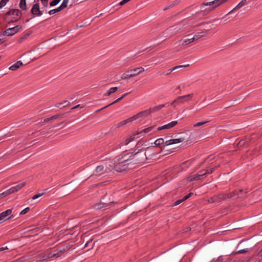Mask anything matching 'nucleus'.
<instances>
[{
	"mask_svg": "<svg viewBox=\"0 0 262 262\" xmlns=\"http://www.w3.org/2000/svg\"><path fill=\"white\" fill-rule=\"evenodd\" d=\"M184 201L183 200V198L182 199H179L177 201H176L173 204V206H177L178 205H179L180 204H181V203L183 202Z\"/></svg>",
	"mask_w": 262,
	"mask_h": 262,
	"instance_id": "3c124183",
	"label": "nucleus"
},
{
	"mask_svg": "<svg viewBox=\"0 0 262 262\" xmlns=\"http://www.w3.org/2000/svg\"><path fill=\"white\" fill-rule=\"evenodd\" d=\"M44 7H47L48 6V0H40Z\"/></svg>",
	"mask_w": 262,
	"mask_h": 262,
	"instance_id": "5fc2aeb1",
	"label": "nucleus"
},
{
	"mask_svg": "<svg viewBox=\"0 0 262 262\" xmlns=\"http://www.w3.org/2000/svg\"><path fill=\"white\" fill-rule=\"evenodd\" d=\"M116 203L117 202H115L114 201L104 200L103 202H100L94 204L93 206V208L96 210H99Z\"/></svg>",
	"mask_w": 262,
	"mask_h": 262,
	"instance_id": "f8f14e48",
	"label": "nucleus"
},
{
	"mask_svg": "<svg viewBox=\"0 0 262 262\" xmlns=\"http://www.w3.org/2000/svg\"><path fill=\"white\" fill-rule=\"evenodd\" d=\"M50 118H51V121L57 120V119L61 120L63 118V114H56V115H55L51 117Z\"/></svg>",
	"mask_w": 262,
	"mask_h": 262,
	"instance_id": "e433bc0d",
	"label": "nucleus"
},
{
	"mask_svg": "<svg viewBox=\"0 0 262 262\" xmlns=\"http://www.w3.org/2000/svg\"><path fill=\"white\" fill-rule=\"evenodd\" d=\"M247 189L243 190L242 189L235 190L229 193V196L230 199L235 196H237V199L241 200H245L248 197Z\"/></svg>",
	"mask_w": 262,
	"mask_h": 262,
	"instance_id": "1a4fd4ad",
	"label": "nucleus"
},
{
	"mask_svg": "<svg viewBox=\"0 0 262 262\" xmlns=\"http://www.w3.org/2000/svg\"><path fill=\"white\" fill-rule=\"evenodd\" d=\"M151 114V111L149 109L142 111L137 114L136 115L133 116L132 117L133 120H135L137 119H139L141 117H145L146 116L149 115Z\"/></svg>",
	"mask_w": 262,
	"mask_h": 262,
	"instance_id": "f3484780",
	"label": "nucleus"
},
{
	"mask_svg": "<svg viewBox=\"0 0 262 262\" xmlns=\"http://www.w3.org/2000/svg\"><path fill=\"white\" fill-rule=\"evenodd\" d=\"M45 193V192H43V193H39L37 194H35L32 197V200L37 199L39 198V197L41 196L42 195H43Z\"/></svg>",
	"mask_w": 262,
	"mask_h": 262,
	"instance_id": "49530a36",
	"label": "nucleus"
},
{
	"mask_svg": "<svg viewBox=\"0 0 262 262\" xmlns=\"http://www.w3.org/2000/svg\"><path fill=\"white\" fill-rule=\"evenodd\" d=\"M193 96V93L182 96H179L170 103V105L171 106H175V104H179L180 103H183L185 102H188L192 98Z\"/></svg>",
	"mask_w": 262,
	"mask_h": 262,
	"instance_id": "9b49d317",
	"label": "nucleus"
},
{
	"mask_svg": "<svg viewBox=\"0 0 262 262\" xmlns=\"http://www.w3.org/2000/svg\"><path fill=\"white\" fill-rule=\"evenodd\" d=\"M217 260L219 261H222L223 260H227V259H224V258H222L221 256L219 257L217 259Z\"/></svg>",
	"mask_w": 262,
	"mask_h": 262,
	"instance_id": "774afa93",
	"label": "nucleus"
},
{
	"mask_svg": "<svg viewBox=\"0 0 262 262\" xmlns=\"http://www.w3.org/2000/svg\"><path fill=\"white\" fill-rule=\"evenodd\" d=\"M62 103H57L56 105H55V106L57 107H58V108H62V107H61V105L62 104Z\"/></svg>",
	"mask_w": 262,
	"mask_h": 262,
	"instance_id": "69168bd1",
	"label": "nucleus"
},
{
	"mask_svg": "<svg viewBox=\"0 0 262 262\" xmlns=\"http://www.w3.org/2000/svg\"><path fill=\"white\" fill-rule=\"evenodd\" d=\"M68 3L69 0H63L62 4L59 6V7L61 10L64 9L67 7Z\"/></svg>",
	"mask_w": 262,
	"mask_h": 262,
	"instance_id": "58836bf2",
	"label": "nucleus"
},
{
	"mask_svg": "<svg viewBox=\"0 0 262 262\" xmlns=\"http://www.w3.org/2000/svg\"><path fill=\"white\" fill-rule=\"evenodd\" d=\"M63 103L64 104H65V105H63L62 107H67V106H69V105H70V102L69 101H64L63 102Z\"/></svg>",
	"mask_w": 262,
	"mask_h": 262,
	"instance_id": "bf43d9fd",
	"label": "nucleus"
},
{
	"mask_svg": "<svg viewBox=\"0 0 262 262\" xmlns=\"http://www.w3.org/2000/svg\"><path fill=\"white\" fill-rule=\"evenodd\" d=\"M51 121V118H46L43 120V121L42 122H48V121Z\"/></svg>",
	"mask_w": 262,
	"mask_h": 262,
	"instance_id": "0e129e2a",
	"label": "nucleus"
},
{
	"mask_svg": "<svg viewBox=\"0 0 262 262\" xmlns=\"http://www.w3.org/2000/svg\"><path fill=\"white\" fill-rule=\"evenodd\" d=\"M9 1V0H1L0 1V9L5 7Z\"/></svg>",
	"mask_w": 262,
	"mask_h": 262,
	"instance_id": "a19ab883",
	"label": "nucleus"
},
{
	"mask_svg": "<svg viewBox=\"0 0 262 262\" xmlns=\"http://www.w3.org/2000/svg\"><path fill=\"white\" fill-rule=\"evenodd\" d=\"M29 35H30V33H26V34H25L22 37H21L19 39V42H21L22 40L27 39Z\"/></svg>",
	"mask_w": 262,
	"mask_h": 262,
	"instance_id": "603ef678",
	"label": "nucleus"
},
{
	"mask_svg": "<svg viewBox=\"0 0 262 262\" xmlns=\"http://www.w3.org/2000/svg\"><path fill=\"white\" fill-rule=\"evenodd\" d=\"M127 158L126 154H124L121 157L118 156L114 158L113 160L114 169L118 172L132 169L133 167Z\"/></svg>",
	"mask_w": 262,
	"mask_h": 262,
	"instance_id": "f03ea898",
	"label": "nucleus"
},
{
	"mask_svg": "<svg viewBox=\"0 0 262 262\" xmlns=\"http://www.w3.org/2000/svg\"><path fill=\"white\" fill-rule=\"evenodd\" d=\"M208 159H210V160H212L214 159V157L212 155H210L207 158H206L205 161L207 160Z\"/></svg>",
	"mask_w": 262,
	"mask_h": 262,
	"instance_id": "338daca9",
	"label": "nucleus"
},
{
	"mask_svg": "<svg viewBox=\"0 0 262 262\" xmlns=\"http://www.w3.org/2000/svg\"><path fill=\"white\" fill-rule=\"evenodd\" d=\"M21 28L22 27L21 26L18 25L14 27L7 29L4 32L3 34L4 35H7L8 36H12L20 30Z\"/></svg>",
	"mask_w": 262,
	"mask_h": 262,
	"instance_id": "ddd939ff",
	"label": "nucleus"
},
{
	"mask_svg": "<svg viewBox=\"0 0 262 262\" xmlns=\"http://www.w3.org/2000/svg\"><path fill=\"white\" fill-rule=\"evenodd\" d=\"M165 106L164 104H160L156 106H154L153 107H151L149 108V110L151 111V114L155 113L156 112L159 111L161 109H162L163 107H164Z\"/></svg>",
	"mask_w": 262,
	"mask_h": 262,
	"instance_id": "c756f323",
	"label": "nucleus"
},
{
	"mask_svg": "<svg viewBox=\"0 0 262 262\" xmlns=\"http://www.w3.org/2000/svg\"><path fill=\"white\" fill-rule=\"evenodd\" d=\"M118 90V87H113L110 89L106 93L104 94V96H110L112 94L115 93Z\"/></svg>",
	"mask_w": 262,
	"mask_h": 262,
	"instance_id": "7c9ffc66",
	"label": "nucleus"
},
{
	"mask_svg": "<svg viewBox=\"0 0 262 262\" xmlns=\"http://www.w3.org/2000/svg\"><path fill=\"white\" fill-rule=\"evenodd\" d=\"M245 139L246 141V143L247 144H248L251 142V139H252L251 138L248 137V138H245Z\"/></svg>",
	"mask_w": 262,
	"mask_h": 262,
	"instance_id": "052dcab7",
	"label": "nucleus"
},
{
	"mask_svg": "<svg viewBox=\"0 0 262 262\" xmlns=\"http://www.w3.org/2000/svg\"><path fill=\"white\" fill-rule=\"evenodd\" d=\"M82 2V1H81L80 0H72V4L71 5V6L73 5L79 4V3H80Z\"/></svg>",
	"mask_w": 262,
	"mask_h": 262,
	"instance_id": "13d9d810",
	"label": "nucleus"
},
{
	"mask_svg": "<svg viewBox=\"0 0 262 262\" xmlns=\"http://www.w3.org/2000/svg\"><path fill=\"white\" fill-rule=\"evenodd\" d=\"M64 193H63L64 195H67L70 193H71L72 191H73L74 190H75L77 186L72 182L69 183L67 184L66 185H64Z\"/></svg>",
	"mask_w": 262,
	"mask_h": 262,
	"instance_id": "4468645a",
	"label": "nucleus"
},
{
	"mask_svg": "<svg viewBox=\"0 0 262 262\" xmlns=\"http://www.w3.org/2000/svg\"><path fill=\"white\" fill-rule=\"evenodd\" d=\"M177 123H178L177 121H173L171 122L170 123H169L167 124H165L162 126H159V127H157L156 128V130L154 131V132H157V131H160V130H161L164 129L171 128L173 127V126H174L176 125H177Z\"/></svg>",
	"mask_w": 262,
	"mask_h": 262,
	"instance_id": "a211bd4d",
	"label": "nucleus"
},
{
	"mask_svg": "<svg viewBox=\"0 0 262 262\" xmlns=\"http://www.w3.org/2000/svg\"><path fill=\"white\" fill-rule=\"evenodd\" d=\"M31 13L34 16H40L43 14L42 11L40 10L38 3H37L33 5L31 9Z\"/></svg>",
	"mask_w": 262,
	"mask_h": 262,
	"instance_id": "dca6fc26",
	"label": "nucleus"
},
{
	"mask_svg": "<svg viewBox=\"0 0 262 262\" xmlns=\"http://www.w3.org/2000/svg\"><path fill=\"white\" fill-rule=\"evenodd\" d=\"M19 7L22 10H26L27 9L26 1L20 0L19 4Z\"/></svg>",
	"mask_w": 262,
	"mask_h": 262,
	"instance_id": "f704fd0d",
	"label": "nucleus"
},
{
	"mask_svg": "<svg viewBox=\"0 0 262 262\" xmlns=\"http://www.w3.org/2000/svg\"><path fill=\"white\" fill-rule=\"evenodd\" d=\"M219 166V165L217 166H215V167H212L209 169H206V171L207 172V173H212Z\"/></svg>",
	"mask_w": 262,
	"mask_h": 262,
	"instance_id": "de8ad7c7",
	"label": "nucleus"
},
{
	"mask_svg": "<svg viewBox=\"0 0 262 262\" xmlns=\"http://www.w3.org/2000/svg\"><path fill=\"white\" fill-rule=\"evenodd\" d=\"M228 193H220L218 195H214L210 198L208 200V202L210 203H220L223 201H226L228 199H230Z\"/></svg>",
	"mask_w": 262,
	"mask_h": 262,
	"instance_id": "9d476101",
	"label": "nucleus"
},
{
	"mask_svg": "<svg viewBox=\"0 0 262 262\" xmlns=\"http://www.w3.org/2000/svg\"><path fill=\"white\" fill-rule=\"evenodd\" d=\"M56 251H52L51 252L47 253L44 254L42 256H41L40 258V261H45L49 259L52 257H55L56 256Z\"/></svg>",
	"mask_w": 262,
	"mask_h": 262,
	"instance_id": "aec40b11",
	"label": "nucleus"
},
{
	"mask_svg": "<svg viewBox=\"0 0 262 262\" xmlns=\"http://www.w3.org/2000/svg\"><path fill=\"white\" fill-rule=\"evenodd\" d=\"M190 135L187 133H181L179 135L178 138L170 139L165 141V145H170L180 142H187L190 140Z\"/></svg>",
	"mask_w": 262,
	"mask_h": 262,
	"instance_id": "0eeeda50",
	"label": "nucleus"
},
{
	"mask_svg": "<svg viewBox=\"0 0 262 262\" xmlns=\"http://www.w3.org/2000/svg\"><path fill=\"white\" fill-rule=\"evenodd\" d=\"M128 94V93H125V94H123V95H122L120 97H119V98H118L117 99H116L115 101H114V102H113L112 103H110V104H108L107 105H106V106H104V107L101 108V109H99V110H98L96 111V112H99V111H101V110H103V109H104V108H105L107 107L108 106H110V105H113V104H115V103H117V102H118L120 101V100H121L122 99H123L124 98V97H125V96H126Z\"/></svg>",
	"mask_w": 262,
	"mask_h": 262,
	"instance_id": "4be33fe9",
	"label": "nucleus"
},
{
	"mask_svg": "<svg viewBox=\"0 0 262 262\" xmlns=\"http://www.w3.org/2000/svg\"><path fill=\"white\" fill-rule=\"evenodd\" d=\"M193 193L192 192L189 193L188 194H187L186 195H185V196H184L183 198V200L184 201L186 200L187 199H188L190 197H191L192 196V195H193Z\"/></svg>",
	"mask_w": 262,
	"mask_h": 262,
	"instance_id": "6e6d98bb",
	"label": "nucleus"
},
{
	"mask_svg": "<svg viewBox=\"0 0 262 262\" xmlns=\"http://www.w3.org/2000/svg\"><path fill=\"white\" fill-rule=\"evenodd\" d=\"M22 13L18 9H10L3 15V19L8 24L17 22L21 18Z\"/></svg>",
	"mask_w": 262,
	"mask_h": 262,
	"instance_id": "20e7f679",
	"label": "nucleus"
},
{
	"mask_svg": "<svg viewBox=\"0 0 262 262\" xmlns=\"http://www.w3.org/2000/svg\"><path fill=\"white\" fill-rule=\"evenodd\" d=\"M26 185V182H22L15 186L12 187L11 188V190L12 191L13 193L16 192L21 189L23 187H24Z\"/></svg>",
	"mask_w": 262,
	"mask_h": 262,
	"instance_id": "b1692460",
	"label": "nucleus"
},
{
	"mask_svg": "<svg viewBox=\"0 0 262 262\" xmlns=\"http://www.w3.org/2000/svg\"><path fill=\"white\" fill-rule=\"evenodd\" d=\"M134 136H135V135L126 139L124 142V145H126L128 144L132 141H133V139H134Z\"/></svg>",
	"mask_w": 262,
	"mask_h": 262,
	"instance_id": "79ce46f5",
	"label": "nucleus"
},
{
	"mask_svg": "<svg viewBox=\"0 0 262 262\" xmlns=\"http://www.w3.org/2000/svg\"><path fill=\"white\" fill-rule=\"evenodd\" d=\"M177 123H178L177 121H173L171 122L170 123H169L167 124H165L162 126H159V127H157L156 128V130L154 131V132H157V131H160V130H161L164 129L171 128L173 127V126H174L176 125H177Z\"/></svg>",
	"mask_w": 262,
	"mask_h": 262,
	"instance_id": "6ab92c4d",
	"label": "nucleus"
},
{
	"mask_svg": "<svg viewBox=\"0 0 262 262\" xmlns=\"http://www.w3.org/2000/svg\"><path fill=\"white\" fill-rule=\"evenodd\" d=\"M208 121H204V122H198V123H196V124H195L194 125V127H198V126H201V125H204V124H206V123H208Z\"/></svg>",
	"mask_w": 262,
	"mask_h": 262,
	"instance_id": "8fccbe9b",
	"label": "nucleus"
},
{
	"mask_svg": "<svg viewBox=\"0 0 262 262\" xmlns=\"http://www.w3.org/2000/svg\"><path fill=\"white\" fill-rule=\"evenodd\" d=\"M133 119L132 118V117H130L124 121H122L119 123H118L117 125V128H119L123 125H124L125 124H127V123H129V122H132L133 121Z\"/></svg>",
	"mask_w": 262,
	"mask_h": 262,
	"instance_id": "cd10ccee",
	"label": "nucleus"
},
{
	"mask_svg": "<svg viewBox=\"0 0 262 262\" xmlns=\"http://www.w3.org/2000/svg\"><path fill=\"white\" fill-rule=\"evenodd\" d=\"M8 249L9 248H8L7 246L2 247L0 248V252L3 251L5 250H8Z\"/></svg>",
	"mask_w": 262,
	"mask_h": 262,
	"instance_id": "680f3d73",
	"label": "nucleus"
},
{
	"mask_svg": "<svg viewBox=\"0 0 262 262\" xmlns=\"http://www.w3.org/2000/svg\"><path fill=\"white\" fill-rule=\"evenodd\" d=\"M224 4H225L224 0H214L212 2L204 3L201 5L200 11L203 15H206Z\"/></svg>",
	"mask_w": 262,
	"mask_h": 262,
	"instance_id": "7ed1b4c3",
	"label": "nucleus"
},
{
	"mask_svg": "<svg viewBox=\"0 0 262 262\" xmlns=\"http://www.w3.org/2000/svg\"><path fill=\"white\" fill-rule=\"evenodd\" d=\"M246 3H247V0H242L235 8H234L230 12H229L228 13V14L232 12L234 10L239 9V8H241L242 7L244 6V5H245L247 4Z\"/></svg>",
	"mask_w": 262,
	"mask_h": 262,
	"instance_id": "473e14b6",
	"label": "nucleus"
},
{
	"mask_svg": "<svg viewBox=\"0 0 262 262\" xmlns=\"http://www.w3.org/2000/svg\"><path fill=\"white\" fill-rule=\"evenodd\" d=\"M250 243V242L248 239L241 241L236 247L238 250L233 252L231 254L245 253L249 252L252 248V245Z\"/></svg>",
	"mask_w": 262,
	"mask_h": 262,
	"instance_id": "423d86ee",
	"label": "nucleus"
},
{
	"mask_svg": "<svg viewBox=\"0 0 262 262\" xmlns=\"http://www.w3.org/2000/svg\"><path fill=\"white\" fill-rule=\"evenodd\" d=\"M67 248H65V247H63L62 248H59V249H55L54 250H53V251H56V257H59L61 256V253L64 252L66 250H67Z\"/></svg>",
	"mask_w": 262,
	"mask_h": 262,
	"instance_id": "c85d7f7f",
	"label": "nucleus"
},
{
	"mask_svg": "<svg viewBox=\"0 0 262 262\" xmlns=\"http://www.w3.org/2000/svg\"><path fill=\"white\" fill-rule=\"evenodd\" d=\"M60 1L61 0H53L50 3V5L51 7L55 6L57 5Z\"/></svg>",
	"mask_w": 262,
	"mask_h": 262,
	"instance_id": "c03bdc74",
	"label": "nucleus"
},
{
	"mask_svg": "<svg viewBox=\"0 0 262 262\" xmlns=\"http://www.w3.org/2000/svg\"><path fill=\"white\" fill-rule=\"evenodd\" d=\"M12 210L10 209L0 213V221L5 220L8 215L11 214Z\"/></svg>",
	"mask_w": 262,
	"mask_h": 262,
	"instance_id": "5701e85b",
	"label": "nucleus"
},
{
	"mask_svg": "<svg viewBox=\"0 0 262 262\" xmlns=\"http://www.w3.org/2000/svg\"><path fill=\"white\" fill-rule=\"evenodd\" d=\"M106 171V169L104 168V166L101 165H98L95 169V172L99 174H102Z\"/></svg>",
	"mask_w": 262,
	"mask_h": 262,
	"instance_id": "393cba45",
	"label": "nucleus"
},
{
	"mask_svg": "<svg viewBox=\"0 0 262 262\" xmlns=\"http://www.w3.org/2000/svg\"><path fill=\"white\" fill-rule=\"evenodd\" d=\"M154 143H155V145L157 146H160L161 145H163L164 146H166V145H165V142H164V139L163 138H159V139H157L155 141Z\"/></svg>",
	"mask_w": 262,
	"mask_h": 262,
	"instance_id": "72a5a7b5",
	"label": "nucleus"
},
{
	"mask_svg": "<svg viewBox=\"0 0 262 262\" xmlns=\"http://www.w3.org/2000/svg\"><path fill=\"white\" fill-rule=\"evenodd\" d=\"M125 154L128 157L133 168L135 167V165L144 163L148 160L146 151L144 149H139L136 152H132Z\"/></svg>",
	"mask_w": 262,
	"mask_h": 262,
	"instance_id": "f257e3e1",
	"label": "nucleus"
},
{
	"mask_svg": "<svg viewBox=\"0 0 262 262\" xmlns=\"http://www.w3.org/2000/svg\"><path fill=\"white\" fill-rule=\"evenodd\" d=\"M62 10L60 9V8L59 7H58L57 8H56V9H53V10H51L50 11H49L48 13L50 14V15H53V14H54L55 13H57L60 11H61Z\"/></svg>",
	"mask_w": 262,
	"mask_h": 262,
	"instance_id": "ea45409f",
	"label": "nucleus"
},
{
	"mask_svg": "<svg viewBox=\"0 0 262 262\" xmlns=\"http://www.w3.org/2000/svg\"><path fill=\"white\" fill-rule=\"evenodd\" d=\"M144 71V69L142 67H139L132 69L129 71H126L124 73L122 74L121 76V79H126L128 78L136 76Z\"/></svg>",
	"mask_w": 262,
	"mask_h": 262,
	"instance_id": "6e6552de",
	"label": "nucleus"
},
{
	"mask_svg": "<svg viewBox=\"0 0 262 262\" xmlns=\"http://www.w3.org/2000/svg\"><path fill=\"white\" fill-rule=\"evenodd\" d=\"M261 256H262V249L256 254H255L252 256V257L251 258V260H252V261L262 260V259L260 258V257Z\"/></svg>",
	"mask_w": 262,
	"mask_h": 262,
	"instance_id": "a878e982",
	"label": "nucleus"
},
{
	"mask_svg": "<svg viewBox=\"0 0 262 262\" xmlns=\"http://www.w3.org/2000/svg\"><path fill=\"white\" fill-rule=\"evenodd\" d=\"M156 127V126L155 125H153V126H151L150 127H147L143 130H142L140 132V133H141L142 132L144 133H149L150 132L153 131V132L154 131H156V129L155 130H154V129ZM139 134V133H138Z\"/></svg>",
	"mask_w": 262,
	"mask_h": 262,
	"instance_id": "2f4dec72",
	"label": "nucleus"
},
{
	"mask_svg": "<svg viewBox=\"0 0 262 262\" xmlns=\"http://www.w3.org/2000/svg\"><path fill=\"white\" fill-rule=\"evenodd\" d=\"M188 178L190 181H193L194 180H199L201 179V178L200 177V175L198 173L190 175Z\"/></svg>",
	"mask_w": 262,
	"mask_h": 262,
	"instance_id": "c9c22d12",
	"label": "nucleus"
},
{
	"mask_svg": "<svg viewBox=\"0 0 262 262\" xmlns=\"http://www.w3.org/2000/svg\"><path fill=\"white\" fill-rule=\"evenodd\" d=\"M177 2V1H174V2H173L171 4H170L168 7H166V8H164V11H166V10H167V9H169V8H171L173 7L174 6H175V5H176V3H177V2Z\"/></svg>",
	"mask_w": 262,
	"mask_h": 262,
	"instance_id": "4d7b16f0",
	"label": "nucleus"
},
{
	"mask_svg": "<svg viewBox=\"0 0 262 262\" xmlns=\"http://www.w3.org/2000/svg\"><path fill=\"white\" fill-rule=\"evenodd\" d=\"M247 143H246V141L245 140V139H243V140H240L238 144H237V145L238 146H239L240 147L241 146H245L246 145H247Z\"/></svg>",
	"mask_w": 262,
	"mask_h": 262,
	"instance_id": "37998d69",
	"label": "nucleus"
},
{
	"mask_svg": "<svg viewBox=\"0 0 262 262\" xmlns=\"http://www.w3.org/2000/svg\"><path fill=\"white\" fill-rule=\"evenodd\" d=\"M194 39L192 37H190V38H186L184 37L183 38L176 41L175 42V45H176L177 46H185L188 45V44L190 43L191 42H192L194 41Z\"/></svg>",
	"mask_w": 262,
	"mask_h": 262,
	"instance_id": "2eb2a0df",
	"label": "nucleus"
},
{
	"mask_svg": "<svg viewBox=\"0 0 262 262\" xmlns=\"http://www.w3.org/2000/svg\"><path fill=\"white\" fill-rule=\"evenodd\" d=\"M29 210H30V208H29V207H27V208H26L25 209H24V210H23L20 212V215L25 214H26L27 212H28Z\"/></svg>",
	"mask_w": 262,
	"mask_h": 262,
	"instance_id": "864d4df0",
	"label": "nucleus"
},
{
	"mask_svg": "<svg viewBox=\"0 0 262 262\" xmlns=\"http://www.w3.org/2000/svg\"><path fill=\"white\" fill-rule=\"evenodd\" d=\"M198 174L200 175V177L202 178V177L203 176H205L206 174H207V172L206 171V170H202L200 171L198 173Z\"/></svg>",
	"mask_w": 262,
	"mask_h": 262,
	"instance_id": "09e8293b",
	"label": "nucleus"
},
{
	"mask_svg": "<svg viewBox=\"0 0 262 262\" xmlns=\"http://www.w3.org/2000/svg\"><path fill=\"white\" fill-rule=\"evenodd\" d=\"M189 66V64H185V65H180V66H176L175 67H174L172 69V70H173V71L175 70H177V69H179V68H186V67H188Z\"/></svg>",
	"mask_w": 262,
	"mask_h": 262,
	"instance_id": "a18cd8bd",
	"label": "nucleus"
},
{
	"mask_svg": "<svg viewBox=\"0 0 262 262\" xmlns=\"http://www.w3.org/2000/svg\"><path fill=\"white\" fill-rule=\"evenodd\" d=\"M209 33V30H205L204 31L199 32V33L195 34L193 36V38L194 40H198L203 37L206 36Z\"/></svg>",
	"mask_w": 262,
	"mask_h": 262,
	"instance_id": "412c9836",
	"label": "nucleus"
},
{
	"mask_svg": "<svg viewBox=\"0 0 262 262\" xmlns=\"http://www.w3.org/2000/svg\"><path fill=\"white\" fill-rule=\"evenodd\" d=\"M173 71V70L171 69H169L167 71V72L166 73H163V74H165L166 75H169V74H170Z\"/></svg>",
	"mask_w": 262,
	"mask_h": 262,
	"instance_id": "e2e57ef3",
	"label": "nucleus"
},
{
	"mask_svg": "<svg viewBox=\"0 0 262 262\" xmlns=\"http://www.w3.org/2000/svg\"><path fill=\"white\" fill-rule=\"evenodd\" d=\"M23 62L21 61H18L14 64L12 65L10 68L9 70L12 71H15L18 69L21 66H22Z\"/></svg>",
	"mask_w": 262,
	"mask_h": 262,
	"instance_id": "bb28decb",
	"label": "nucleus"
},
{
	"mask_svg": "<svg viewBox=\"0 0 262 262\" xmlns=\"http://www.w3.org/2000/svg\"><path fill=\"white\" fill-rule=\"evenodd\" d=\"M12 193L13 192L11 190V188L7 189L6 191L0 194V199Z\"/></svg>",
	"mask_w": 262,
	"mask_h": 262,
	"instance_id": "4c0bfd02",
	"label": "nucleus"
},
{
	"mask_svg": "<svg viewBox=\"0 0 262 262\" xmlns=\"http://www.w3.org/2000/svg\"><path fill=\"white\" fill-rule=\"evenodd\" d=\"M183 28V25L178 23L166 29L164 31L158 35V37L163 39V40L170 38L177 33Z\"/></svg>",
	"mask_w": 262,
	"mask_h": 262,
	"instance_id": "39448f33",
	"label": "nucleus"
}]
</instances>
